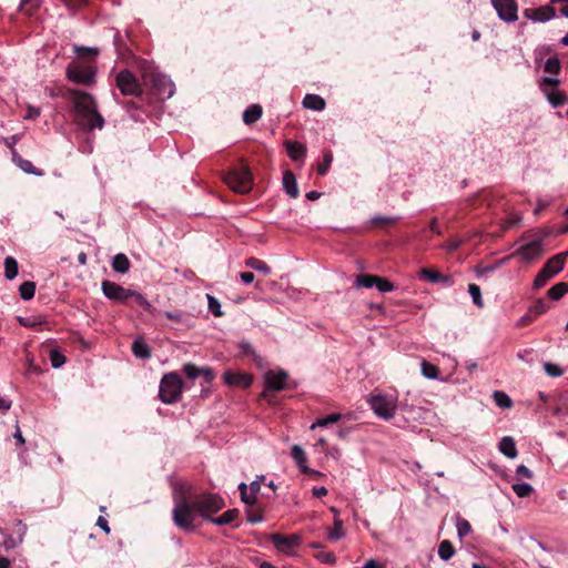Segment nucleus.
<instances>
[{
  "label": "nucleus",
  "mask_w": 568,
  "mask_h": 568,
  "mask_svg": "<svg viewBox=\"0 0 568 568\" xmlns=\"http://www.w3.org/2000/svg\"><path fill=\"white\" fill-rule=\"evenodd\" d=\"M454 554H455V548L449 540H443L439 544L438 556L443 560H445V561L449 560L454 556Z\"/></svg>",
  "instance_id": "7c9ffc66"
},
{
  "label": "nucleus",
  "mask_w": 568,
  "mask_h": 568,
  "mask_svg": "<svg viewBox=\"0 0 568 568\" xmlns=\"http://www.w3.org/2000/svg\"><path fill=\"white\" fill-rule=\"evenodd\" d=\"M101 288L106 298L115 302H124L133 295V292L128 291L121 285L111 281H103Z\"/></svg>",
  "instance_id": "f8f14e48"
},
{
  "label": "nucleus",
  "mask_w": 568,
  "mask_h": 568,
  "mask_svg": "<svg viewBox=\"0 0 568 568\" xmlns=\"http://www.w3.org/2000/svg\"><path fill=\"white\" fill-rule=\"evenodd\" d=\"M271 539L274 547L282 552H288L292 548H295L301 544V537L296 534L290 536L275 534Z\"/></svg>",
  "instance_id": "4468645a"
},
{
  "label": "nucleus",
  "mask_w": 568,
  "mask_h": 568,
  "mask_svg": "<svg viewBox=\"0 0 568 568\" xmlns=\"http://www.w3.org/2000/svg\"><path fill=\"white\" fill-rule=\"evenodd\" d=\"M245 265L252 270L263 273L264 275H268L271 273V267L264 261L256 257L246 258Z\"/></svg>",
  "instance_id": "cd10ccee"
},
{
  "label": "nucleus",
  "mask_w": 568,
  "mask_h": 568,
  "mask_svg": "<svg viewBox=\"0 0 568 568\" xmlns=\"http://www.w3.org/2000/svg\"><path fill=\"white\" fill-rule=\"evenodd\" d=\"M20 139H21L20 134H13L11 136L3 139L4 144L11 150L12 156H13V151H17L14 146L19 142Z\"/></svg>",
  "instance_id": "603ef678"
},
{
  "label": "nucleus",
  "mask_w": 568,
  "mask_h": 568,
  "mask_svg": "<svg viewBox=\"0 0 568 568\" xmlns=\"http://www.w3.org/2000/svg\"><path fill=\"white\" fill-rule=\"evenodd\" d=\"M183 381L179 374H164L160 382L159 397L164 404L176 403L182 395Z\"/></svg>",
  "instance_id": "7ed1b4c3"
},
{
  "label": "nucleus",
  "mask_w": 568,
  "mask_h": 568,
  "mask_svg": "<svg viewBox=\"0 0 568 568\" xmlns=\"http://www.w3.org/2000/svg\"><path fill=\"white\" fill-rule=\"evenodd\" d=\"M4 275L9 281L18 275V262L12 256H7L4 260Z\"/></svg>",
  "instance_id": "c756f323"
},
{
  "label": "nucleus",
  "mask_w": 568,
  "mask_h": 568,
  "mask_svg": "<svg viewBox=\"0 0 568 568\" xmlns=\"http://www.w3.org/2000/svg\"><path fill=\"white\" fill-rule=\"evenodd\" d=\"M377 290L382 293L390 292L394 290V285L387 280L377 276V282L375 283Z\"/></svg>",
  "instance_id": "09e8293b"
},
{
  "label": "nucleus",
  "mask_w": 568,
  "mask_h": 568,
  "mask_svg": "<svg viewBox=\"0 0 568 568\" xmlns=\"http://www.w3.org/2000/svg\"><path fill=\"white\" fill-rule=\"evenodd\" d=\"M549 306L544 300L537 301V303L531 307V312H535L536 315L544 314L548 311Z\"/></svg>",
  "instance_id": "864d4df0"
},
{
  "label": "nucleus",
  "mask_w": 568,
  "mask_h": 568,
  "mask_svg": "<svg viewBox=\"0 0 568 568\" xmlns=\"http://www.w3.org/2000/svg\"><path fill=\"white\" fill-rule=\"evenodd\" d=\"M556 14L551 6H542L536 9H525L524 16L535 22H546L552 19Z\"/></svg>",
  "instance_id": "2eb2a0df"
},
{
  "label": "nucleus",
  "mask_w": 568,
  "mask_h": 568,
  "mask_svg": "<svg viewBox=\"0 0 568 568\" xmlns=\"http://www.w3.org/2000/svg\"><path fill=\"white\" fill-rule=\"evenodd\" d=\"M494 402L500 408H510L513 405L511 398L501 390H495L493 393Z\"/></svg>",
  "instance_id": "2f4dec72"
},
{
  "label": "nucleus",
  "mask_w": 568,
  "mask_h": 568,
  "mask_svg": "<svg viewBox=\"0 0 568 568\" xmlns=\"http://www.w3.org/2000/svg\"><path fill=\"white\" fill-rule=\"evenodd\" d=\"M332 161H333V155H332V153H331V152H326V153L324 154L323 162H322V163H320V164L317 165V172H318V174H321V175L326 174V172L328 171V168H329V165H331Z\"/></svg>",
  "instance_id": "de8ad7c7"
},
{
  "label": "nucleus",
  "mask_w": 568,
  "mask_h": 568,
  "mask_svg": "<svg viewBox=\"0 0 568 568\" xmlns=\"http://www.w3.org/2000/svg\"><path fill=\"white\" fill-rule=\"evenodd\" d=\"M201 376L205 379V382L211 383L214 379L215 374L213 369L209 367H201Z\"/></svg>",
  "instance_id": "13d9d810"
},
{
  "label": "nucleus",
  "mask_w": 568,
  "mask_h": 568,
  "mask_svg": "<svg viewBox=\"0 0 568 568\" xmlns=\"http://www.w3.org/2000/svg\"><path fill=\"white\" fill-rule=\"evenodd\" d=\"M545 72L557 74L560 71V61L557 58H549L544 65Z\"/></svg>",
  "instance_id": "a18cd8bd"
},
{
  "label": "nucleus",
  "mask_w": 568,
  "mask_h": 568,
  "mask_svg": "<svg viewBox=\"0 0 568 568\" xmlns=\"http://www.w3.org/2000/svg\"><path fill=\"white\" fill-rule=\"evenodd\" d=\"M546 97L548 102L555 108L560 106L566 102V95L557 90L546 91Z\"/></svg>",
  "instance_id": "473e14b6"
},
{
  "label": "nucleus",
  "mask_w": 568,
  "mask_h": 568,
  "mask_svg": "<svg viewBox=\"0 0 568 568\" xmlns=\"http://www.w3.org/2000/svg\"><path fill=\"white\" fill-rule=\"evenodd\" d=\"M316 558L323 564H334L335 555L333 552H321L316 555Z\"/></svg>",
  "instance_id": "5fc2aeb1"
},
{
  "label": "nucleus",
  "mask_w": 568,
  "mask_h": 568,
  "mask_svg": "<svg viewBox=\"0 0 568 568\" xmlns=\"http://www.w3.org/2000/svg\"><path fill=\"white\" fill-rule=\"evenodd\" d=\"M342 418V415L338 414V413H335V414H331L324 418H318L316 422H314L312 425H311V429H314L316 427H325L329 424H334V423H337L338 420H341Z\"/></svg>",
  "instance_id": "e433bc0d"
},
{
  "label": "nucleus",
  "mask_w": 568,
  "mask_h": 568,
  "mask_svg": "<svg viewBox=\"0 0 568 568\" xmlns=\"http://www.w3.org/2000/svg\"><path fill=\"white\" fill-rule=\"evenodd\" d=\"M568 293V283L560 282L550 287L547 292V295L549 298L554 301L560 300L562 296H565Z\"/></svg>",
  "instance_id": "c85d7f7f"
},
{
  "label": "nucleus",
  "mask_w": 568,
  "mask_h": 568,
  "mask_svg": "<svg viewBox=\"0 0 568 568\" xmlns=\"http://www.w3.org/2000/svg\"><path fill=\"white\" fill-rule=\"evenodd\" d=\"M20 542H22V538H20L19 540H16L14 538L12 537H7L4 540H3V547L6 549H11V548H14L17 547Z\"/></svg>",
  "instance_id": "bf43d9fd"
},
{
  "label": "nucleus",
  "mask_w": 568,
  "mask_h": 568,
  "mask_svg": "<svg viewBox=\"0 0 568 568\" xmlns=\"http://www.w3.org/2000/svg\"><path fill=\"white\" fill-rule=\"evenodd\" d=\"M288 379V374L283 371H267L264 374V384L265 389L262 392L261 396L266 398L268 396V392H281L286 388V383Z\"/></svg>",
  "instance_id": "9d476101"
},
{
  "label": "nucleus",
  "mask_w": 568,
  "mask_h": 568,
  "mask_svg": "<svg viewBox=\"0 0 568 568\" xmlns=\"http://www.w3.org/2000/svg\"><path fill=\"white\" fill-rule=\"evenodd\" d=\"M12 161L16 163L18 168H20L23 172L28 174H33L36 176H42L43 172L33 166V164L29 160L22 159L17 151H13Z\"/></svg>",
  "instance_id": "aec40b11"
},
{
  "label": "nucleus",
  "mask_w": 568,
  "mask_h": 568,
  "mask_svg": "<svg viewBox=\"0 0 568 568\" xmlns=\"http://www.w3.org/2000/svg\"><path fill=\"white\" fill-rule=\"evenodd\" d=\"M75 51L78 53L91 54L93 57L98 55V53H99L97 48H90V47H77Z\"/></svg>",
  "instance_id": "052dcab7"
},
{
  "label": "nucleus",
  "mask_w": 568,
  "mask_h": 568,
  "mask_svg": "<svg viewBox=\"0 0 568 568\" xmlns=\"http://www.w3.org/2000/svg\"><path fill=\"white\" fill-rule=\"evenodd\" d=\"M542 239H537L521 245L513 255H519L525 261H534L542 254Z\"/></svg>",
  "instance_id": "ddd939ff"
},
{
  "label": "nucleus",
  "mask_w": 568,
  "mask_h": 568,
  "mask_svg": "<svg viewBox=\"0 0 568 568\" xmlns=\"http://www.w3.org/2000/svg\"><path fill=\"white\" fill-rule=\"evenodd\" d=\"M224 381L230 386H240L246 388L252 384V376L247 374H234L226 372L224 374Z\"/></svg>",
  "instance_id": "f3484780"
},
{
  "label": "nucleus",
  "mask_w": 568,
  "mask_h": 568,
  "mask_svg": "<svg viewBox=\"0 0 568 568\" xmlns=\"http://www.w3.org/2000/svg\"><path fill=\"white\" fill-rule=\"evenodd\" d=\"M313 495L317 498H321L323 496L327 495V489L324 486H316L313 488Z\"/></svg>",
  "instance_id": "0e129e2a"
},
{
  "label": "nucleus",
  "mask_w": 568,
  "mask_h": 568,
  "mask_svg": "<svg viewBox=\"0 0 568 568\" xmlns=\"http://www.w3.org/2000/svg\"><path fill=\"white\" fill-rule=\"evenodd\" d=\"M164 316L169 320L182 322L183 317L181 313L164 312Z\"/></svg>",
  "instance_id": "338daca9"
},
{
  "label": "nucleus",
  "mask_w": 568,
  "mask_h": 568,
  "mask_svg": "<svg viewBox=\"0 0 568 568\" xmlns=\"http://www.w3.org/2000/svg\"><path fill=\"white\" fill-rule=\"evenodd\" d=\"M247 489L255 496L260 493L261 489V481L260 480H253L250 486H247Z\"/></svg>",
  "instance_id": "69168bd1"
},
{
  "label": "nucleus",
  "mask_w": 568,
  "mask_h": 568,
  "mask_svg": "<svg viewBox=\"0 0 568 568\" xmlns=\"http://www.w3.org/2000/svg\"><path fill=\"white\" fill-rule=\"evenodd\" d=\"M516 474L519 477H524V478H528V479L532 478V471L529 468H527L525 465L517 466Z\"/></svg>",
  "instance_id": "4d7b16f0"
},
{
  "label": "nucleus",
  "mask_w": 568,
  "mask_h": 568,
  "mask_svg": "<svg viewBox=\"0 0 568 568\" xmlns=\"http://www.w3.org/2000/svg\"><path fill=\"white\" fill-rule=\"evenodd\" d=\"M511 488L519 498L528 497L534 491V487L528 483H516Z\"/></svg>",
  "instance_id": "72a5a7b5"
},
{
  "label": "nucleus",
  "mask_w": 568,
  "mask_h": 568,
  "mask_svg": "<svg viewBox=\"0 0 568 568\" xmlns=\"http://www.w3.org/2000/svg\"><path fill=\"white\" fill-rule=\"evenodd\" d=\"M183 373L190 378L195 379L201 376V367H197L193 363H186L183 365Z\"/></svg>",
  "instance_id": "c03bdc74"
},
{
  "label": "nucleus",
  "mask_w": 568,
  "mask_h": 568,
  "mask_svg": "<svg viewBox=\"0 0 568 568\" xmlns=\"http://www.w3.org/2000/svg\"><path fill=\"white\" fill-rule=\"evenodd\" d=\"M112 268L121 274H125L130 270V261L123 253H119L113 257Z\"/></svg>",
  "instance_id": "393cba45"
},
{
  "label": "nucleus",
  "mask_w": 568,
  "mask_h": 568,
  "mask_svg": "<svg viewBox=\"0 0 568 568\" xmlns=\"http://www.w3.org/2000/svg\"><path fill=\"white\" fill-rule=\"evenodd\" d=\"M419 275L422 278L430 283H439L445 286H452L454 284L453 277L450 275L440 274L439 272L432 268H422Z\"/></svg>",
  "instance_id": "dca6fc26"
},
{
  "label": "nucleus",
  "mask_w": 568,
  "mask_h": 568,
  "mask_svg": "<svg viewBox=\"0 0 568 568\" xmlns=\"http://www.w3.org/2000/svg\"><path fill=\"white\" fill-rule=\"evenodd\" d=\"M262 116V106L253 104L247 108L243 113V121L245 124H253L258 121Z\"/></svg>",
  "instance_id": "a878e982"
},
{
  "label": "nucleus",
  "mask_w": 568,
  "mask_h": 568,
  "mask_svg": "<svg viewBox=\"0 0 568 568\" xmlns=\"http://www.w3.org/2000/svg\"><path fill=\"white\" fill-rule=\"evenodd\" d=\"M373 412L382 419L388 420L395 416L397 410V398L383 394H375L368 398Z\"/></svg>",
  "instance_id": "20e7f679"
},
{
  "label": "nucleus",
  "mask_w": 568,
  "mask_h": 568,
  "mask_svg": "<svg viewBox=\"0 0 568 568\" xmlns=\"http://www.w3.org/2000/svg\"><path fill=\"white\" fill-rule=\"evenodd\" d=\"M240 515V511L237 509H229L224 514H222L219 517H213L211 523L217 525V526H224V525H231L234 523L235 519H237Z\"/></svg>",
  "instance_id": "b1692460"
},
{
  "label": "nucleus",
  "mask_w": 568,
  "mask_h": 568,
  "mask_svg": "<svg viewBox=\"0 0 568 568\" xmlns=\"http://www.w3.org/2000/svg\"><path fill=\"white\" fill-rule=\"evenodd\" d=\"M468 293L471 296L474 304L481 308L484 306V301L481 298V290H480V287L477 284H474V283L469 284L468 285Z\"/></svg>",
  "instance_id": "58836bf2"
},
{
  "label": "nucleus",
  "mask_w": 568,
  "mask_h": 568,
  "mask_svg": "<svg viewBox=\"0 0 568 568\" xmlns=\"http://www.w3.org/2000/svg\"><path fill=\"white\" fill-rule=\"evenodd\" d=\"M544 368L547 375L551 377H558L562 374V369L559 366L551 363H545Z\"/></svg>",
  "instance_id": "8fccbe9b"
},
{
  "label": "nucleus",
  "mask_w": 568,
  "mask_h": 568,
  "mask_svg": "<svg viewBox=\"0 0 568 568\" xmlns=\"http://www.w3.org/2000/svg\"><path fill=\"white\" fill-rule=\"evenodd\" d=\"M423 375L428 379H437L439 376V372L437 366L426 361H423L420 364Z\"/></svg>",
  "instance_id": "c9c22d12"
},
{
  "label": "nucleus",
  "mask_w": 568,
  "mask_h": 568,
  "mask_svg": "<svg viewBox=\"0 0 568 568\" xmlns=\"http://www.w3.org/2000/svg\"><path fill=\"white\" fill-rule=\"evenodd\" d=\"M363 568H384L381 564H378L376 560L371 559L368 560Z\"/></svg>",
  "instance_id": "774afa93"
},
{
  "label": "nucleus",
  "mask_w": 568,
  "mask_h": 568,
  "mask_svg": "<svg viewBox=\"0 0 568 568\" xmlns=\"http://www.w3.org/2000/svg\"><path fill=\"white\" fill-rule=\"evenodd\" d=\"M68 95L73 104L74 120L84 130H102L104 119L98 111V104L93 95L78 89H69Z\"/></svg>",
  "instance_id": "f03ea898"
},
{
  "label": "nucleus",
  "mask_w": 568,
  "mask_h": 568,
  "mask_svg": "<svg viewBox=\"0 0 568 568\" xmlns=\"http://www.w3.org/2000/svg\"><path fill=\"white\" fill-rule=\"evenodd\" d=\"M566 254H557L549 258L534 280V288H541L556 274L561 272L565 266Z\"/></svg>",
  "instance_id": "423d86ee"
},
{
  "label": "nucleus",
  "mask_w": 568,
  "mask_h": 568,
  "mask_svg": "<svg viewBox=\"0 0 568 568\" xmlns=\"http://www.w3.org/2000/svg\"><path fill=\"white\" fill-rule=\"evenodd\" d=\"M20 296L24 301H29L34 296L36 293V284L34 282H24L19 287Z\"/></svg>",
  "instance_id": "f704fd0d"
},
{
  "label": "nucleus",
  "mask_w": 568,
  "mask_h": 568,
  "mask_svg": "<svg viewBox=\"0 0 568 568\" xmlns=\"http://www.w3.org/2000/svg\"><path fill=\"white\" fill-rule=\"evenodd\" d=\"M50 362L52 367L60 368L65 363V357L58 351L52 349L50 352Z\"/></svg>",
  "instance_id": "49530a36"
},
{
  "label": "nucleus",
  "mask_w": 568,
  "mask_h": 568,
  "mask_svg": "<svg viewBox=\"0 0 568 568\" xmlns=\"http://www.w3.org/2000/svg\"><path fill=\"white\" fill-rule=\"evenodd\" d=\"M456 528H457L459 538L467 536L471 531L470 524L466 519L460 518V517L457 518Z\"/></svg>",
  "instance_id": "37998d69"
},
{
  "label": "nucleus",
  "mask_w": 568,
  "mask_h": 568,
  "mask_svg": "<svg viewBox=\"0 0 568 568\" xmlns=\"http://www.w3.org/2000/svg\"><path fill=\"white\" fill-rule=\"evenodd\" d=\"M132 352L138 358L146 359L151 356L150 347L141 338L135 339L132 344Z\"/></svg>",
  "instance_id": "bb28decb"
},
{
  "label": "nucleus",
  "mask_w": 568,
  "mask_h": 568,
  "mask_svg": "<svg viewBox=\"0 0 568 568\" xmlns=\"http://www.w3.org/2000/svg\"><path fill=\"white\" fill-rule=\"evenodd\" d=\"M144 79L152 85L158 98L169 99L174 94V84L168 75L152 72L144 74Z\"/></svg>",
  "instance_id": "6e6552de"
},
{
  "label": "nucleus",
  "mask_w": 568,
  "mask_h": 568,
  "mask_svg": "<svg viewBox=\"0 0 568 568\" xmlns=\"http://www.w3.org/2000/svg\"><path fill=\"white\" fill-rule=\"evenodd\" d=\"M499 452L505 455L506 457L514 459L517 457L518 452L516 448V443L513 437L505 436L499 442Z\"/></svg>",
  "instance_id": "6ab92c4d"
},
{
  "label": "nucleus",
  "mask_w": 568,
  "mask_h": 568,
  "mask_svg": "<svg viewBox=\"0 0 568 568\" xmlns=\"http://www.w3.org/2000/svg\"><path fill=\"white\" fill-rule=\"evenodd\" d=\"M491 4L501 20L506 22H514L517 20L518 8L515 0H491Z\"/></svg>",
  "instance_id": "9b49d317"
},
{
  "label": "nucleus",
  "mask_w": 568,
  "mask_h": 568,
  "mask_svg": "<svg viewBox=\"0 0 568 568\" xmlns=\"http://www.w3.org/2000/svg\"><path fill=\"white\" fill-rule=\"evenodd\" d=\"M224 506V499L213 493L180 494L174 496L172 519L178 528L194 531L199 527V518L211 523L213 515Z\"/></svg>",
  "instance_id": "f257e3e1"
},
{
  "label": "nucleus",
  "mask_w": 568,
  "mask_h": 568,
  "mask_svg": "<svg viewBox=\"0 0 568 568\" xmlns=\"http://www.w3.org/2000/svg\"><path fill=\"white\" fill-rule=\"evenodd\" d=\"M283 186L285 192L293 199L297 197L298 186L295 175L291 171H285L283 174Z\"/></svg>",
  "instance_id": "412c9836"
},
{
  "label": "nucleus",
  "mask_w": 568,
  "mask_h": 568,
  "mask_svg": "<svg viewBox=\"0 0 568 568\" xmlns=\"http://www.w3.org/2000/svg\"><path fill=\"white\" fill-rule=\"evenodd\" d=\"M559 84V80L556 78L544 77L540 80V87L546 92L547 88H556Z\"/></svg>",
  "instance_id": "3c124183"
},
{
  "label": "nucleus",
  "mask_w": 568,
  "mask_h": 568,
  "mask_svg": "<svg viewBox=\"0 0 568 568\" xmlns=\"http://www.w3.org/2000/svg\"><path fill=\"white\" fill-rule=\"evenodd\" d=\"M344 537L343 521L339 518H334V526L328 532V539L338 540Z\"/></svg>",
  "instance_id": "4c0bfd02"
},
{
  "label": "nucleus",
  "mask_w": 568,
  "mask_h": 568,
  "mask_svg": "<svg viewBox=\"0 0 568 568\" xmlns=\"http://www.w3.org/2000/svg\"><path fill=\"white\" fill-rule=\"evenodd\" d=\"M325 100L316 94H306L303 99V105L314 111H323L325 109Z\"/></svg>",
  "instance_id": "5701e85b"
},
{
  "label": "nucleus",
  "mask_w": 568,
  "mask_h": 568,
  "mask_svg": "<svg viewBox=\"0 0 568 568\" xmlns=\"http://www.w3.org/2000/svg\"><path fill=\"white\" fill-rule=\"evenodd\" d=\"M292 458L294 459L295 464L297 465L302 473H311V469L307 467L306 455L300 445H294L292 447Z\"/></svg>",
  "instance_id": "4be33fe9"
},
{
  "label": "nucleus",
  "mask_w": 568,
  "mask_h": 568,
  "mask_svg": "<svg viewBox=\"0 0 568 568\" xmlns=\"http://www.w3.org/2000/svg\"><path fill=\"white\" fill-rule=\"evenodd\" d=\"M40 109L29 105L27 108V114L24 115L26 120H36L38 116H40Z\"/></svg>",
  "instance_id": "6e6d98bb"
},
{
  "label": "nucleus",
  "mask_w": 568,
  "mask_h": 568,
  "mask_svg": "<svg viewBox=\"0 0 568 568\" xmlns=\"http://www.w3.org/2000/svg\"><path fill=\"white\" fill-rule=\"evenodd\" d=\"M97 525L106 534L110 532L108 520L104 517L100 516L97 520Z\"/></svg>",
  "instance_id": "e2e57ef3"
},
{
  "label": "nucleus",
  "mask_w": 568,
  "mask_h": 568,
  "mask_svg": "<svg viewBox=\"0 0 568 568\" xmlns=\"http://www.w3.org/2000/svg\"><path fill=\"white\" fill-rule=\"evenodd\" d=\"M240 278L242 280V282L244 284L248 285V284L253 283L255 276L252 272H242V273H240Z\"/></svg>",
  "instance_id": "680f3d73"
},
{
  "label": "nucleus",
  "mask_w": 568,
  "mask_h": 568,
  "mask_svg": "<svg viewBox=\"0 0 568 568\" xmlns=\"http://www.w3.org/2000/svg\"><path fill=\"white\" fill-rule=\"evenodd\" d=\"M377 282V276L374 275H358L355 281L356 286L372 287Z\"/></svg>",
  "instance_id": "79ce46f5"
},
{
  "label": "nucleus",
  "mask_w": 568,
  "mask_h": 568,
  "mask_svg": "<svg viewBox=\"0 0 568 568\" xmlns=\"http://www.w3.org/2000/svg\"><path fill=\"white\" fill-rule=\"evenodd\" d=\"M95 73V70L92 67L80 63H70L65 70L68 80L81 85L94 84Z\"/></svg>",
  "instance_id": "0eeeda50"
},
{
  "label": "nucleus",
  "mask_w": 568,
  "mask_h": 568,
  "mask_svg": "<svg viewBox=\"0 0 568 568\" xmlns=\"http://www.w3.org/2000/svg\"><path fill=\"white\" fill-rule=\"evenodd\" d=\"M252 173L246 166H239L230 171L224 182L235 192L246 193L252 189Z\"/></svg>",
  "instance_id": "39448f33"
},
{
  "label": "nucleus",
  "mask_w": 568,
  "mask_h": 568,
  "mask_svg": "<svg viewBox=\"0 0 568 568\" xmlns=\"http://www.w3.org/2000/svg\"><path fill=\"white\" fill-rule=\"evenodd\" d=\"M115 80L116 87L123 95L140 97L143 92L141 83L129 70L119 72Z\"/></svg>",
  "instance_id": "1a4fd4ad"
},
{
  "label": "nucleus",
  "mask_w": 568,
  "mask_h": 568,
  "mask_svg": "<svg viewBox=\"0 0 568 568\" xmlns=\"http://www.w3.org/2000/svg\"><path fill=\"white\" fill-rule=\"evenodd\" d=\"M284 145L286 148L288 156L293 161H300L305 156L306 148L302 143L287 140L285 141Z\"/></svg>",
  "instance_id": "a211bd4d"
},
{
  "label": "nucleus",
  "mask_w": 568,
  "mask_h": 568,
  "mask_svg": "<svg viewBox=\"0 0 568 568\" xmlns=\"http://www.w3.org/2000/svg\"><path fill=\"white\" fill-rule=\"evenodd\" d=\"M206 297H207V305H209L210 312L214 316L221 317L223 315V311H222V306H221V303L219 302V300L210 294H207Z\"/></svg>",
  "instance_id": "ea45409f"
},
{
  "label": "nucleus",
  "mask_w": 568,
  "mask_h": 568,
  "mask_svg": "<svg viewBox=\"0 0 568 568\" xmlns=\"http://www.w3.org/2000/svg\"><path fill=\"white\" fill-rule=\"evenodd\" d=\"M239 489L241 491V499L246 505H254L256 501V496L251 491H247V485L245 483H241L239 485Z\"/></svg>",
  "instance_id": "a19ab883"
}]
</instances>
